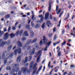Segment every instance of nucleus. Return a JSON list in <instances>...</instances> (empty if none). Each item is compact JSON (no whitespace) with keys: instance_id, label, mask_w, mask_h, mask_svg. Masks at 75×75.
<instances>
[{"instance_id":"nucleus-1","label":"nucleus","mask_w":75,"mask_h":75,"mask_svg":"<svg viewBox=\"0 0 75 75\" xmlns=\"http://www.w3.org/2000/svg\"><path fill=\"white\" fill-rule=\"evenodd\" d=\"M6 51H4L2 53V58H5L4 60V62L6 65L8 66L11 64V61L7 62V59H10L12 58L13 54V52H11L10 55L9 54H6ZM6 54L5 56V55Z\"/></svg>"},{"instance_id":"nucleus-2","label":"nucleus","mask_w":75,"mask_h":75,"mask_svg":"<svg viewBox=\"0 0 75 75\" xmlns=\"http://www.w3.org/2000/svg\"><path fill=\"white\" fill-rule=\"evenodd\" d=\"M37 63H35L34 65V62H32L30 64V67H29V69L27 71V72L28 74H30V72L31 71V69L32 68H33V69L34 70V71L33 72V74H34V73H35V71L37 69V67H37Z\"/></svg>"},{"instance_id":"nucleus-3","label":"nucleus","mask_w":75,"mask_h":75,"mask_svg":"<svg viewBox=\"0 0 75 75\" xmlns=\"http://www.w3.org/2000/svg\"><path fill=\"white\" fill-rule=\"evenodd\" d=\"M44 49H42V50H40L38 51V52H37L36 53V56H35V57L36 58L37 57H38L37 58V63H39L40 62V56L41 55V54H42V50H43Z\"/></svg>"},{"instance_id":"nucleus-4","label":"nucleus","mask_w":75,"mask_h":75,"mask_svg":"<svg viewBox=\"0 0 75 75\" xmlns=\"http://www.w3.org/2000/svg\"><path fill=\"white\" fill-rule=\"evenodd\" d=\"M37 39H34L33 41H31V40H28V42L26 43V44H25V46H24L23 48V50H25V49H26V46L27 45H29L30 43H34L35 42H36L37 41Z\"/></svg>"},{"instance_id":"nucleus-5","label":"nucleus","mask_w":75,"mask_h":75,"mask_svg":"<svg viewBox=\"0 0 75 75\" xmlns=\"http://www.w3.org/2000/svg\"><path fill=\"white\" fill-rule=\"evenodd\" d=\"M19 67V64H14L12 65V70L13 71H11L10 72V74H14V73L15 72V68H16V67Z\"/></svg>"},{"instance_id":"nucleus-6","label":"nucleus","mask_w":75,"mask_h":75,"mask_svg":"<svg viewBox=\"0 0 75 75\" xmlns=\"http://www.w3.org/2000/svg\"><path fill=\"white\" fill-rule=\"evenodd\" d=\"M18 53L19 54H20L21 53V49L20 47H18L17 49L14 50V54L16 55Z\"/></svg>"},{"instance_id":"nucleus-7","label":"nucleus","mask_w":75,"mask_h":75,"mask_svg":"<svg viewBox=\"0 0 75 75\" xmlns=\"http://www.w3.org/2000/svg\"><path fill=\"white\" fill-rule=\"evenodd\" d=\"M23 30H21L20 31V30H18L16 32L15 35L16 36H18V35L19 34V35H22V34H23Z\"/></svg>"},{"instance_id":"nucleus-8","label":"nucleus","mask_w":75,"mask_h":75,"mask_svg":"<svg viewBox=\"0 0 75 75\" xmlns=\"http://www.w3.org/2000/svg\"><path fill=\"white\" fill-rule=\"evenodd\" d=\"M35 52V48H33V50H30L29 51V54L30 55H32Z\"/></svg>"},{"instance_id":"nucleus-9","label":"nucleus","mask_w":75,"mask_h":75,"mask_svg":"<svg viewBox=\"0 0 75 75\" xmlns=\"http://www.w3.org/2000/svg\"><path fill=\"white\" fill-rule=\"evenodd\" d=\"M9 37V35H8V33H5L4 35V37L3 38V39L4 40H7L8 38Z\"/></svg>"},{"instance_id":"nucleus-10","label":"nucleus","mask_w":75,"mask_h":75,"mask_svg":"<svg viewBox=\"0 0 75 75\" xmlns=\"http://www.w3.org/2000/svg\"><path fill=\"white\" fill-rule=\"evenodd\" d=\"M7 42L6 41H4L2 42H0V47H3L4 45L7 44Z\"/></svg>"},{"instance_id":"nucleus-11","label":"nucleus","mask_w":75,"mask_h":75,"mask_svg":"<svg viewBox=\"0 0 75 75\" xmlns=\"http://www.w3.org/2000/svg\"><path fill=\"white\" fill-rule=\"evenodd\" d=\"M59 9V7H58V6H57L56 8V11L57 12V14H59L60 13L61 11V9H60L58 11V10Z\"/></svg>"},{"instance_id":"nucleus-12","label":"nucleus","mask_w":75,"mask_h":75,"mask_svg":"<svg viewBox=\"0 0 75 75\" xmlns=\"http://www.w3.org/2000/svg\"><path fill=\"white\" fill-rule=\"evenodd\" d=\"M43 41L44 44H47V39L45 38V36H44L43 37Z\"/></svg>"},{"instance_id":"nucleus-13","label":"nucleus","mask_w":75,"mask_h":75,"mask_svg":"<svg viewBox=\"0 0 75 75\" xmlns=\"http://www.w3.org/2000/svg\"><path fill=\"white\" fill-rule=\"evenodd\" d=\"M27 69V67H23L22 68L21 70L23 71V73L24 74V73H25V72H26Z\"/></svg>"},{"instance_id":"nucleus-14","label":"nucleus","mask_w":75,"mask_h":75,"mask_svg":"<svg viewBox=\"0 0 75 75\" xmlns=\"http://www.w3.org/2000/svg\"><path fill=\"white\" fill-rule=\"evenodd\" d=\"M17 44L18 45L21 47H22V44L21 43V42L20 41H18L17 42Z\"/></svg>"},{"instance_id":"nucleus-15","label":"nucleus","mask_w":75,"mask_h":75,"mask_svg":"<svg viewBox=\"0 0 75 75\" xmlns=\"http://www.w3.org/2000/svg\"><path fill=\"white\" fill-rule=\"evenodd\" d=\"M35 48L36 50H38V48H39V45H38V43H35Z\"/></svg>"},{"instance_id":"nucleus-16","label":"nucleus","mask_w":75,"mask_h":75,"mask_svg":"<svg viewBox=\"0 0 75 75\" xmlns=\"http://www.w3.org/2000/svg\"><path fill=\"white\" fill-rule=\"evenodd\" d=\"M23 36H28V34L27 31H25L23 34Z\"/></svg>"},{"instance_id":"nucleus-17","label":"nucleus","mask_w":75,"mask_h":75,"mask_svg":"<svg viewBox=\"0 0 75 75\" xmlns=\"http://www.w3.org/2000/svg\"><path fill=\"white\" fill-rule=\"evenodd\" d=\"M49 16V13L47 12L45 15V18L46 20H47V19L48 18V17Z\"/></svg>"},{"instance_id":"nucleus-18","label":"nucleus","mask_w":75,"mask_h":75,"mask_svg":"<svg viewBox=\"0 0 75 75\" xmlns=\"http://www.w3.org/2000/svg\"><path fill=\"white\" fill-rule=\"evenodd\" d=\"M20 60H21V57L20 56H19L17 59L16 62H19L20 61Z\"/></svg>"},{"instance_id":"nucleus-19","label":"nucleus","mask_w":75,"mask_h":75,"mask_svg":"<svg viewBox=\"0 0 75 75\" xmlns=\"http://www.w3.org/2000/svg\"><path fill=\"white\" fill-rule=\"evenodd\" d=\"M44 20V17H42L40 19V21H37V23H41L43 21V20Z\"/></svg>"},{"instance_id":"nucleus-20","label":"nucleus","mask_w":75,"mask_h":75,"mask_svg":"<svg viewBox=\"0 0 75 75\" xmlns=\"http://www.w3.org/2000/svg\"><path fill=\"white\" fill-rule=\"evenodd\" d=\"M11 38H13L14 37V36H15V35L13 33H12L10 35Z\"/></svg>"},{"instance_id":"nucleus-21","label":"nucleus","mask_w":75,"mask_h":75,"mask_svg":"<svg viewBox=\"0 0 75 75\" xmlns=\"http://www.w3.org/2000/svg\"><path fill=\"white\" fill-rule=\"evenodd\" d=\"M30 37H34V33L33 31H30Z\"/></svg>"},{"instance_id":"nucleus-22","label":"nucleus","mask_w":75,"mask_h":75,"mask_svg":"<svg viewBox=\"0 0 75 75\" xmlns=\"http://www.w3.org/2000/svg\"><path fill=\"white\" fill-rule=\"evenodd\" d=\"M13 47V45H11L9 46L8 48V51H10L11 50V48Z\"/></svg>"},{"instance_id":"nucleus-23","label":"nucleus","mask_w":75,"mask_h":75,"mask_svg":"<svg viewBox=\"0 0 75 75\" xmlns=\"http://www.w3.org/2000/svg\"><path fill=\"white\" fill-rule=\"evenodd\" d=\"M34 16H35L34 15H33L32 17V19L33 21H34V20H36V18L34 17Z\"/></svg>"},{"instance_id":"nucleus-24","label":"nucleus","mask_w":75,"mask_h":75,"mask_svg":"<svg viewBox=\"0 0 75 75\" xmlns=\"http://www.w3.org/2000/svg\"><path fill=\"white\" fill-rule=\"evenodd\" d=\"M28 60V57H26L25 58V61H23V62L24 63V64H25V63H26V62H27Z\"/></svg>"},{"instance_id":"nucleus-25","label":"nucleus","mask_w":75,"mask_h":75,"mask_svg":"<svg viewBox=\"0 0 75 75\" xmlns=\"http://www.w3.org/2000/svg\"><path fill=\"white\" fill-rule=\"evenodd\" d=\"M14 69L15 70V72L16 71V72H17L19 70V69H20V68L19 67H17L15 69Z\"/></svg>"},{"instance_id":"nucleus-26","label":"nucleus","mask_w":75,"mask_h":75,"mask_svg":"<svg viewBox=\"0 0 75 75\" xmlns=\"http://www.w3.org/2000/svg\"><path fill=\"white\" fill-rule=\"evenodd\" d=\"M5 18L6 19H8V18H10V15H7L5 16Z\"/></svg>"},{"instance_id":"nucleus-27","label":"nucleus","mask_w":75,"mask_h":75,"mask_svg":"<svg viewBox=\"0 0 75 75\" xmlns=\"http://www.w3.org/2000/svg\"><path fill=\"white\" fill-rule=\"evenodd\" d=\"M11 68L10 66H8L6 68V70H11Z\"/></svg>"},{"instance_id":"nucleus-28","label":"nucleus","mask_w":75,"mask_h":75,"mask_svg":"<svg viewBox=\"0 0 75 75\" xmlns=\"http://www.w3.org/2000/svg\"><path fill=\"white\" fill-rule=\"evenodd\" d=\"M47 25L48 27H50V24H51V23H50V21H48L47 23Z\"/></svg>"},{"instance_id":"nucleus-29","label":"nucleus","mask_w":75,"mask_h":75,"mask_svg":"<svg viewBox=\"0 0 75 75\" xmlns=\"http://www.w3.org/2000/svg\"><path fill=\"white\" fill-rule=\"evenodd\" d=\"M51 67V62H49L48 65V67L49 68H50Z\"/></svg>"},{"instance_id":"nucleus-30","label":"nucleus","mask_w":75,"mask_h":75,"mask_svg":"<svg viewBox=\"0 0 75 75\" xmlns=\"http://www.w3.org/2000/svg\"><path fill=\"white\" fill-rule=\"evenodd\" d=\"M4 33V32L3 31H1V30H0V37L3 35V34Z\"/></svg>"},{"instance_id":"nucleus-31","label":"nucleus","mask_w":75,"mask_h":75,"mask_svg":"<svg viewBox=\"0 0 75 75\" xmlns=\"http://www.w3.org/2000/svg\"><path fill=\"white\" fill-rule=\"evenodd\" d=\"M51 5L49 4V6L48 8V11H49V12L51 10Z\"/></svg>"},{"instance_id":"nucleus-32","label":"nucleus","mask_w":75,"mask_h":75,"mask_svg":"<svg viewBox=\"0 0 75 75\" xmlns=\"http://www.w3.org/2000/svg\"><path fill=\"white\" fill-rule=\"evenodd\" d=\"M40 27V26L38 25V24H37V25L35 26V28H39Z\"/></svg>"},{"instance_id":"nucleus-33","label":"nucleus","mask_w":75,"mask_h":75,"mask_svg":"<svg viewBox=\"0 0 75 75\" xmlns=\"http://www.w3.org/2000/svg\"><path fill=\"white\" fill-rule=\"evenodd\" d=\"M69 13H68V16H67L66 18H65L64 19V20H67V19H68V18H69Z\"/></svg>"},{"instance_id":"nucleus-34","label":"nucleus","mask_w":75,"mask_h":75,"mask_svg":"<svg viewBox=\"0 0 75 75\" xmlns=\"http://www.w3.org/2000/svg\"><path fill=\"white\" fill-rule=\"evenodd\" d=\"M11 42V41L10 40H8V42H7V45H8L10 44V43Z\"/></svg>"},{"instance_id":"nucleus-35","label":"nucleus","mask_w":75,"mask_h":75,"mask_svg":"<svg viewBox=\"0 0 75 75\" xmlns=\"http://www.w3.org/2000/svg\"><path fill=\"white\" fill-rule=\"evenodd\" d=\"M31 47V46H28L27 47V50H30Z\"/></svg>"},{"instance_id":"nucleus-36","label":"nucleus","mask_w":75,"mask_h":75,"mask_svg":"<svg viewBox=\"0 0 75 75\" xmlns=\"http://www.w3.org/2000/svg\"><path fill=\"white\" fill-rule=\"evenodd\" d=\"M32 59V57L31 56H30L28 57V61H30V60H31Z\"/></svg>"},{"instance_id":"nucleus-37","label":"nucleus","mask_w":75,"mask_h":75,"mask_svg":"<svg viewBox=\"0 0 75 75\" xmlns=\"http://www.w3.org/2000/svg\"><path fill=\"white\" fill-rule=\"evenodd\" d=\"M40 46H42V45H43V44H42V40H41L40 42Z\"/></svg>"},{"instance_id":"nucleus-38","label":"nucleus","mask_w":75,"mask_h":75,"mask_svg":"<svg viewBox=\"0 0 75 75\" xmlns=\"http://www.w3.org/2000/svg\"><path fill=\"white\" fill-rule=\"evenodd\" d=\"M66 41H64L63 43H61L62 45H65V44H66Z\"/></svg>"},{"instance_id":"nucleus-39","label":"nucleus","mask_w":75,"mask_h":75,"mask_svg":"<svg viewBox=\"0 0 75 75\" xmlns=\"http://www.w3.org/2000/svg\"><path fill=\"white\" fill-rule=\"evenodd\" d=\"M51 44V41H50L47 44V45L48 46H49Z\"/></svg>"},{"instance_id":"nucleus-40","label":"nucleus","mask_w":75,"mask_h":75,"mask_svg":"<svg viewBox=\"0 0 75 75\" xmlns=\"http://www.w3.org/2000/svg\"><path fill=\"white\" fill-rule=\"evenodd\" d=\"M59 42H57L56 43H53V45L54 46H55L56 45V44H59Z\"/></svg>"},{"instance_id":"nucleus-41","label":"nucleus","mask_w":75,"mask_h":75,"mask_svg":"<svg viewBox=\"0 0 75 75\" xmlns=\"http://www.w3.org/2000/svg\"><path fill=\"white\" fill-rule=\"evenodd\" d=\"M45 27V23H44L42 25V28L44 29V28Z\"/></svg>"},{"instance_id":"nucleus-42","label":"nucleus","mask_w":75,"mask_h":75,"mask_svg":"<svg viewBox=\"0 0 75 75\" xmlns=\"http://www.w3.org/2000/svg\"><path fill=\"white\" fill-rule=\"evenodd\" d=\"M58 55L59 57L61 55V51H60L59 52H58Z\"/></svg>"},{"instance_id":"nucleus-43","label":"nucleus","mask_w":75,"mask_h":75,"mask_svg":"<svg viewBox=\"0 0 75 75\" xmlns=\"http://www.w3.org/2000/svg\"><path fill=\"white\" fill-rule=\"evenodd\" d=\"M31 25L32 27H34V24L33 21H32L31 22Z\"/></svg>"},{"instance_id":"nucleus-44","label":"nucleus","mask_w":75,"mask_h":75,"mask_svg":"<svg viewBox=\"0 0 75 75\" xmlns=\"http://www.w3.org/2000/svg\"><path fill=\"white\" fill-rule=\"evenodd\" d=\"M30 25H27L26 27V28H28L29 29L30 28Z\"/></svg>"},{"instance_id":"nucleus-45","label":"nucleus","mask_w":75,"mask_h":75,"mask_svg":"<svg viewBox=\"0 0 75 75\" xmlns=\"http://www.w3.org/2000/svg\"><path fill=\"white\" fill-rule=\"evenodd\" d=\"M7 28H4V32H6V31H7Z\"/></svg>"},{"instance_id":"nucleus-46","label":"nucleus","mask_w":75,"mask_h":75,"mask_svg":"<svg viewBox=\"0 0 75 75\" xmlns=\"http://www.w3.org/2000/svg\"><path fill=\"white\" fill-rule=\"evenodd\" d=\"M42 66H40L39 68V71H40V70H41V69H42Z\"/></svg>"},{"instance_id":"nucleus-47","label":"nucleus","mask_w":75,"mask_h":75,"mask_svg":"<svg viewBox=\"0 0 75 75\" xmlns=\"http://www.w3.org/2000/svg\"><path fill=\"white\" fill-rule=\"evenodd\" d=\"M54 71V69H52V71H50V73L49 75H51V74H52V71Z\"/></svg>"},{"instance_id":"nucleus-48","label":"nucleus","mask_w":75,"mask_h":75,"mask_svg":"<svg viewBox=\"0 0 75 75\" xmlns=\"http://www.w3.org/2000/svg\"><path fill=\"white\" fill-rule=\"evenodd\" d=\"M61 20H60L59 21V25H58V27H59V26H60V24H61Z\"/></svg>"},{"instance_id":"nucleus-49","label":"nucleus","mask_w":75,"mask_h":75,"mask_svg":"<svg viewBox=\"0 0 75 75\" xmlns=\"http://www.w3.org/2000/svg\"><path fill=\"white\" fill-rule=\"evenodd\" d=\"M25 55H27V54H28V52L27 51H25Z\"/></svg>"},{"instance_id":"nucleus-50","label":"nucleus","mask_w":75,"mask_h":75,"mask_svg":"<svg viewBox=\"0 0 75 75\" xmlns=\"http://www.w3.org/2000/svg\"><path fill=\"white\" fill-rule=\"evenodd\" d=\"M44 51H47V47L46 46V47L44 49Z\"/></svg>"},{"instance_id":"nucleus-51","label":"nucleus","mask_w":75,"mask_h":75,"mask_svg":"<svg viewBox=\"0 0 75 75\" xmlns=\"http://www.w3.org/2000/svg\"><path fill=\"white\" fill-rule=\"evenodd\" d=\"M21 71H19L18 72V75H21Z\"/></svg>"},{"instance_id":"nucleus-52","label":"nucleus","mask_w":75,"mask_h":75,"mask_svg":"<svg viewBox=\"0 0 75 75\" xmlns=\"http://www.w3.org/2000/svg\"><path fill=\"white\" fill-rule=\"evenodd\" d=\"M26 38H22V40L23 41H24L26 40Z\"/></svg>"},{"instance_id":"nucleus-53","label":"nucleus","mask_w":75,"mask_h":75,"mask_svg":"<svg viewBox=\"0 0 75 75\" xmlns=\"http://www.w3.org/2000/svg\"><path fill=\"white\" fill-rule=\"evenodd\" d=\"M56 38H57V35H55V36L54 37V40H55L56 39Z\"/></svg>"},{"instance_id":"nucleus-54","label":"nucleus","mask_w":75,"mask_h":75,"mask_svg":"<svg viewBox=\"0 0 75 75\" xmlns=\"http://www.w3.org/2000/svg\"><path fill=\"white\" fill-rule=\"evenodd\" d=\"M10 30H11V27H9L8 30V31H10Z\"/></svg>"},{"instance_id":"nucleus-55","label":"nucleus","mask_w":75,"mask_h":75,"mask_svg":"<svg viewBox=\"0 0 75 75\" xmlns=\"http://www.w3.org/2000/svg\"><path fill=\"white\" fill-rule=\"evenodd\" d=\"M53 32H55V31H56V28H54V29H53Z\"/></svg>"},{"instance_id":"nucleus-56","label":"nucleus","mask_w":75,"mask_h":75,"mask_svg":"<svg viewBox=\"0 0 75 75\" xmlns=\"http://www.w3.org/2000/svg\"><path fill=\"white\" fill-rule=\"evenodd\" d=\"M12 29L13 30H16V28L14 27H12Z\"/></svg>"},{"instance_id":"nucleus-57","label":"nucleus","mask_w":75,"mask_h":75,"mask_svg":"<svg viewBox=\"0 0 75 75\" xmlns=\"http://www.w3.org/2000/svg\"><path fill=\"white\" fill-rule=\"evenodd\" d=\"M67 45H68V46H69V47H71V45L70 44L67 43Z\"/></svg>"},{"instance_id":"nucleus-58","label":"nucleus","mask_w":75,"mask_h":75,"mask_svg":"<svg viewBox=\"0 0 75 75\" xmlns=\"http://www.w3.org/2000/svg\"><path fill=\"white\" fill-rule=\"evenodd\" d=\"M71 35H73L74 37H75V35H74L73 33H71Z\"/></svg>"},{"instance_id":"nucleus-59","label":"nucleus","mask_w":75,"mask_h":75,"mask_svg":"<svg viewBox=\"0 0 75 75\" xmlns=\"http://www.w3.org/2000/svg\"><path fill=\"white\" fill-rule=\"evenodd\" d=\"M39 70L36 73V75H38V74H39Z\"/></svg>"},{"instance_id":"nucleus-60","label":"nucleus","mask_w":75,"mask_h":75,"mask_svg":"<svg viewBox=\"0 0 75 75\" xmlns=\"http://www.w3.org/2000/svg\"><path fill=\"white\" fill-rule=\"evenodd\" d=\"M48 35L49 37H51V35H52V34H49Z\"/></svg>"},{"instance_id":"nucleus-61","label":"nucleus","mask_w":75,"mask_h":75,"mask_svg":"<svg viewBox=\"0 0 75 75\" xmlns=\"http://www.w3.org/2000/svg\"><path fill=\"white\" fill-rule=\"evenodd\" d=\"M50 18L51 20H52V16L51 15H50Z\"/></svg>"},{"instance_id":"nucleus-62","label":"nucleus","mask_w":75,"mask_h":75,"mask_svg":"<svg viewBox=\"0 0 75 75\" xmlns=\"http://www.w3.org/2000/svg\"><path fill=\"white\" fill-rule=\"evenodd\" d=\"M21 25H20L18 27V28H21Z\"/></svg>"},{"instance_id":"nucleus-63","label":"nucleus","mask_w":75,"mask_h":75,"mask_svg":"<svg viewBox=\"0 0 75 75\" xmlns=\"http://www.w3.org/2000/svg\"><path fill=\"white\" fill-rule=\"evenodd\" d=\"M57 50H60V48H59V47H57Z\"/></svg>"},{"instance_id":"nucleus-64","label":"nucleus","mask_w":75,"mask_h":75,"mask_svg":"<svg viewBox=\"0 0 75 75\" xmlns=\"http://www.w3.org/2000/svg\"><path fill=\"white\" fill-rule=\"evenodd\" d=\"M16 48V46H15L14 47H13V50H15Z\"/></svg>"}]
</instances>
